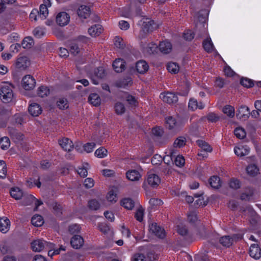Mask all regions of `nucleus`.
Returning <instances> with one entry per match:
<instances>
[{
    "instance_id": "nucleus-47",
    "label": "nucleus",
    "mask_w": 261,
    "mask_h": 261,
    "mask_svg": "<svg viewBox=\"0 0 261 261\" xmlns=\"http://www.w3.org/2000/svg\"><path fill=\"white\" fill-rule=\"evenodd\" d=\"M69 46V50L71 54L76 55L80 53V48L76 43H71Z\"/></svg>"
},
{
    "instance_id": "nucleus-16",
    "label": "nucleus",
    "mask_w": 261,
    "mask_h": 261,
    "mask_svg": "<svg viewBox=\"0 0 261 261\" xmlns=\"http://www.w3.org/2000/svg\"><path fill=\"white\" fill-rule=\"evenodd\" d=\"M30 65V61L26 56L18 58L16 62V67L20 69L24 70Z\"/></svg>"
},
{
    "instance_id": "nucleus-18",
    "label": "nucleus",
    "mask_w": 261,
    "mask_h": 261,
    "mask_svg": "<svg viewBox=\"0 0 261 261\" xmlns=\"http://www.w3.org/2000/svg\"><path fill=\"white\" fill-rule=\"evenodd\" d=\"M147 182L151 187L155 188L159 185L161 179L158 175L151 173L148 175Z\"/></svg>"
},
{
    "instance_id": "nucleus-32",
    "label": "nucleus",
    "mask_w": 261,
    "mask_h": 261,
    "mask_svg": "<svg viewBox=\"0 0 261 261\" xmlns=\"http://www.w3.org/2000/svg\"><path fill=\"white\" fill-rule=\"evenodd\" d=\"M196 143L204 151L211 152L212 150L211 146L204 141L198 140Z\"/></svg>"
},
{
    "instance_id": "nucleus-64",
    "label": "nucleus",
    "mask_w": 261,
    "mask_h": 261,
    "mask_svg": "<svg viewBox=\"0 0 261 261\" xmlns=\"http://www.w3.org/2000/svg\"><path fill=\"white\" fill-rule=\"evenodd\" d=\"M158 46L153 43H149L147 46V51L149 54H153L155 51Z\"/></svg>"
},
{
    "instance_id": "nucleus-31",
    "label": "nucleus",
    "mask_w": 261,
    "mask_h": 261,
    "mask_svg": "<svg viewBox=\"0 0 261 261\" xmlns=\"http://www.w3.org/2000/svg\"><path fill=\"white\" fill-rule=\"evenodd\" d=\"M32 224L35 226H41L44 223L42 217L39 215H34L31 219Z\"/></svg>"
},
{
    "instance_id": "nucleus-57",
    "label": "nucleus",
    "mask_w": 261,
    "mask_h": 261,
    "mask_svg": "<svg viewBox=\"0 0 261 261\" xmlns=\"http://www.w3.org/2000/svg\"><path fill=\"white\" fill-rule=\"evenodd\" d=\"M99 230L104 233H107L110 230L109 226L105 223H100L98 224Z\"/></svg>"
},
{
    "instance_id": "nucleus-51",
    "label": "nucleus",
    "mask_w": 261,
    "mask_h": 261,
    "mask_svg": "<svg viewBox=\"0 0 261 261\" xmlns=\"http://www.w3.org/2000/svg\"><path fill=\"white\" fill-rule=\"evenodd\" d=\"M81 227L77 224L70 225L68 227V231L70 234L77 233L80 231Z\"/></svg>"
},
{
    "instance_id": "nucleus-15",
    "label": "nucleus",
    "mask_w": 261,
    "mask_h": 261,
    "mask_svg": "<svg viewBox=\"0 0 261 261\" xmlns=\"http://www.w3.org/2000/svg\"><path fill=\"white\" fill-rule=\"evenodd\" d=\"M250 256L255 259H258L261 257V249L257 244H252L249 250Z\"/></svg>"
},
{
    "instance_id": "nucleus-61",
    "label": "nucleus",
    "mask_w": 261,
    "mask_h": 261,
    "mask_svg": "<svg viewBox=\"0 0 261 261\" xmlns=\"http://www.w3.org/2000/svg\"><path fill=\"white\" fill-rule=\"evenodd\" d=\"M95 146V143H87L83 146L84 149L88 153L91 152Z\"/></svg>"
},
{
    "instance_id": "nucleus-25",
    "label": "nucleus",
    "mask_w": 261,
    "mask_h": 261,
    "mask_svg": "<svg viewBox=\"0 0 261 261\" xmlns=\"http://www.w3.org/2000/svg\"><path fill=\"white\" fill-rule=\"evenodd\" d=\"M88 101L94 106H98L101 102L99 96L95 93H91L88 97Z\"/></svg>"
},
{
    "instance_id": "nucleus-8",
    "label": "nucleus",
    "mask_w": 261,
    "mask_h": 261,
    "mask_svg": "<svg viewBox=\"0 0 261 261\" xmlns=\"http://www.w3.org/2000/svg\"><path fill=\"white\" fill-rule=\"evenodd\" d=\"M161 98L163 101L169 104L176 103L178 101L177 95L172 92H168L165 94H161Z\"/></svg>"
},
{
    "instance_id": "nucleus-59",
    "label": "nucleus",
    "mask_w": 261,
    "mask_h": 261,
    "mask_svg": "<svg viewBox=\"0 0 261 261\" xmlns=\"http://www.w3.org/2000/svg\"><path fill=\"white\" fill-rule=\"evenodd\" d=\"M152 134L158 137H161L164 134L163 129L159 127H154L152 129Z\"/></svg>"
},
{
    "instance_id": "nucleus-7",
    "label": "nucleus",
    "mask_w": 261,
    "mask_h": 261,
    "mask_svg": "<svg viewBox=\"0 0 261 261\" xmlns=\"http://www.w3.org/2000/svg\"><path fill=\"white\" fill-rule=\"evenodd\" d=\"M35 84V80L31 75H26L22 79V87L26 90H30L33 89Z\"/></svg>"
},
{
    "instance_id": "nucleus-11",
    "label": "nucleus",
    "mask_w": 261,
    "mask_h": 261,
    "mask_svg": "<svg viewBox=\"0 0 261 261\" xmlns=\"http://www.w3.org/2000/svg\"><path fill=\"white\" fill-rule=\"evenodd\" d=\"M149 230L160 238L163 239L165 236L164 229L158 226L156 223L149 225Z\"/></svg>"
},
{
    "instance_id": "nucleus-48",
    "label": "nucleus",
    "mask_w": 261,
    "mask_h": 261,
    "mask_svg": "<svg viewBox=\"0 0 261 261\" xmlns=\"http://www.w3.org/2000/svg\"><path fill=\"white\" fill-rule=\"evenodd\" d=\"M107 150L103 147H101L97 149L95 152V155L99 158H102L107 154Z\"/></svg>"
},
{
    "instance_id": "nucleus-63",
    "label": "nucleus",
    "mask_w": 261,
    "mask_h": 261,
    "mask_svg": "<svg viewBox=\"0 0 261 261\" xmlns=\"http://www.w3.org/2000/svg\"><path fill=\"white\" fill-rule=\"evenodd\" d=\"M178 233L184 237H187L188 236V229L185 226H178L177 228Z\"/></svg>"
},
{
    "instance_id": "nucleus-43",
    "label": "nucleus",
    "mask_w": 261,
    "mask_h": 261,
    "mask_svg": "<svg viewBox=\"0 0 261 261\" xmlns=\"http://www.w3.org/2000/svg\"><path fill=\"white\" fill-rule=\"evenodd\" d=\"M7 174V166L5 161L0 160V177L4 178Z\"/></svg>"
},
{
    "instance_id": "nucleus-5",
    "label": "nucleus",
    "mask_w": 261,
    "mask_h": 261,
    "mask_svg": "<svg viewBox=\"0 0 261 261\" xmlns=\"http://www.w3.org/2000/svg\"><path fill=\"white\" fill-rule=\"evenodd\" d=\"M13 97L12 90L8 86H4L0 89V98L4 103L10 102Z\"/></svg>"
},
{
    "instance_id": "nucleus-44",
    "label": "nucleus",
    "mask_w": 261,
    "mask_h": 261,
    "mask_svg": "<svg viewBox=\"0 0 261 261\" xmlns=\"http://www.w3.org/2000/svg\"><path fill=\"white\" fill-rule=\"evenodd\" d=\"M229 186L231 189L237 190L241 187L240 182L238 179L232 178L229 182Z\"/></svg>"
},
{
    "instance_id": "nucleus-35",
    "label": "nucleus",
    "mask_w": 261,
    "mask_h": 261,
    "mask_svg": "<svg viewBox=\"0 0 261 261\" xmlns=\"http://www.w3.org/2000/svg\"><path fill=\"white\" fill-rule=\"evenodd\" d=\"M114 109L115 113L119 115L123 114L125 111L124 105L120 102H117L115 103Z\"/></svg>"
},
{
    "instance_id": "nucleus-24",
    "label": "nucleus",
    "mask_w": 261,
    "mask_h": 261,
    "mask_svg": "<svg viewBox=\"0 0 261 261\" xmlns=\"http://www.w3.org/2000/svg\"><path fill=\"white\" fill-rule=\"evenodd\" d=\"M159 48L162 53L167 54L171 51L172 45L170 42H161L159 45Z\"/></svg>"
},
{
    "instance_id": "nucleus-36",
    "label": "nucleus",
    "mask_w": 261,
    "mask_h": 261,
    "mask_svg": "<svg viewBox=\"0 0 261 261\" xmlns=\"http://www.w3.org/2000/svg\"><path fill=\"white\" fill-rule=\"evenodd\" d=\"M167 69L170 73L176 74L179 71V66L175 63H169L167 65Z\"/></svg>"
},
{
    "instance_id": "nucleus-23",
    "label": "nucleus",
    "mask_w": 261,
    "mask_h": 261,
    "mask_svg": "<svg viewBox=\"0 0 261 261\" xmlns=\"http://www.w3.org/2000/svg\"><path fill=\"white\" fill-rule=\"evenodd\" d=\"M202 46L204 49L207 53H211L214 50V46L210 37H207L203 41Z\"/></svg>"
},
{
    "instance_id": "nucleus-21",
    "label": "nucleus",
    "mask_w": 261,
    "mask_h": 261,
    "mask_svg": "<svg viewBox=\"0 0 261 261\" xmlns=\"http://www.w3.org/2000/svg\"><path fill=\"white\" fill-rule=\"evenodd\" d=\"M208 182L211 187L214 189H218L221 186L220 178L216 175L211 176L208 180Z\"/></svg>"
},
{
    "instance_id": "nucleus-2",
    "label": "nucleus",
    "mask_w": 261,
    "mask_h": 261,
    "mask_svg": "<svg viewBox=\"0 0 261 261\" xmlns=\"http://www.w3.org/2000/svg\"><path fill=\"white\" fill-rule=\"evenodd\" d=\"M142 22V32L140 33L142 38L145 37V35L150 32H153L158 28V25L154 20L148 18H144L141 20Z\"/></svg>"
},
{
    "instance_id": "nucleus-30",
    "label": "nucleus",
    "mask_w": 261,
    "mask_h": 261,
    "mask_svg": "<svg viewBox=\"0 0 261 261\" xmlns=\"http://www.w3.org/2000/svg\"><path fill=\"white\" fill-rule=\"evenodd\" d=\"M121 204L127 210H132L134 207L135 202L132 199L126 198L121 200Z\"/></svg>"
},
{
    "instance_id": "nucleus-55",
    "label": "nucleus",
    "mask_w": 261,
    "mask_h": 261,
    "mask_svg": "<svg viewBox=\"0 0 261 261\" xmlns=\"http://www.w3.org/2000/svg\"><path fill=\"white\" fill-rule=\"evenodd\" d=\"M194 33L191 30L185 31L183 34L184 39L187 41H191L194 37Z\"/></svg>"
},
{
    "instance_id": "nucleus-52",
    "label": "nucleus",
    "mask_w": 261,
    "mask_h": 261,
    "mask_svg": "<svg viewBox=\"0 0 261 261\" xmlns=\"http://www.w3.org/2000/svg\"><path fill=\"white\" fill-rule=\"evenodd\" d=\"M174 158H175L174 163L176 166L181 167L185 165V160L182 156L177 155V156H175Z\"/></svg>"
},
{
    "instance_id": "nucleus-58",
    "label": "nucleus",
    "mask_w": 261,
    "mask_h": 261,
    "mask_svg": "<svg viewBox=\"0 0 261 261\" xmlns=\"http://www.w3.org/2000/svg\"><path fill=\"white\" fill-rule=\"evenodd\" d=\"M35 200V197L32 195H28L23 200V204L28 205L32 204Z\"/></svg>"
},
{
    "instance_id": "nucleus-62",
    "label": "nucleus",
    "mask_w": 261,
    "mask_h": 261,
    "mask_svg": "<svg viewBox=\"0 0 261 261\" xmlns=\"http://www.w3.org/2000/svg\"><path fill=\"white\" fill-rule=\"evenodd\" d=\"M188 107L189 109L193 111L198 108V102L197 100L194 98L190 99Z\"/></svg>"
},
{
    "instance_id": "nucleus-60",
    "label": "nucleus",
    "mask_w": 261,
    "mask_h": 261,
    "mask_svg": "<svg viewBox=\"0 0 261 261\" xmlns=\"http://www.w3.org/2000/svg\"><path fill=\"white\" fill-rule=\"evenodd\" d=\"M207 119L212 122H216L219 119V117L214 113H210L206 116Z\"/></svg>"
},
{
    "instance_id": "nucleus-3",
    "label": "nucleus",
    "mask_w": 261,
    "mask_h": 261,
    "mask_svg": "<svg viewBox=\"0 0 261 261\" xmlns=\"http://www.w3.org/2000/svg\"><path fill=\"white\" fill-rule=\"evenodd\" d=\"M9 133L12 140L17 144H20L23 150L28 151L29 147L26 143L21 142L24 138V135L16 129L11 128L9 129Z\"/></svg>"
},
{
    "instance_id": "nucleus-56",
    "label": "nucleus",
    "mask_w": 261,
    "mask_h": 261,
    "mask_svg": "<svg viewBox=\"0 0 261 261\" xmlns=\"http://www.w3.org/2000/svg\"><path fill=\"white\" fill-rule=\"evenodd\" d=\"M115 45L119 48L123 49L125 46V44L123 41V40L121 38H120L118 36L115 37Z\"/></svg>"
},
{
    "instance_id": "nucleus-6",
    "label": "nucleus",
    "mask_w": 261,
    "mask_h": 261,
    "mask_svg": "<svg viewBox=\"0 0 261 261\" xmlns=\"http://www.w3.org/2000/svg\"><path fill=\"white\" fill-rule=\"evenodd\" d=\"M149 69V66L148 63L144 60H140L136 62L135 69L133 67L130 68V72L132 70L135 71L136 70L137 72L140 74H143L145 73Z\"/></svg>"
},
{
    "instance_id": "nucleus-41",
    "label": "nucleus",
    "mask_w": 261,
    "mask_h": 261,
    "mask_svg": "<svg viewBox=\"0 0 261 261\" xmlns=\"http://www.w3.org/2000/svg\"><path fill=\"white\" fill-rule=\"evenodd\" d=\"M88 207L91 210L96 211L99 208L100 204L96 199H91L88 201Z\"/></svg>"
},
{
    "instance_id": "nucleus-42",
    "label": "nucleus",
    "mask_w": 261,
    "mask_h": 261,
    "mask_svg": "<svg viewBox=\"0 0 261 261\" xmlns=\"http://www.w3.org/2000/svg\"><path fill=\"white\" fill-rule=\"evenodd\" d=\"M176 124V120L172 117H169L166 119V127L169 129L174 128Z\"/></svg>"
},
{
    "instance_id": "nucleus-10",
    "label": "nucleus",
    "mask_w": 261,
    "mask_h": 261,
    "mask_svg": "<svg viewBox=\"0 0 261 261\" xmlns=\"http://www.w3.org/2000/svg\"><path fill=\"white\" fill-rule=\"evenodd\" d=\"M250 110L248 107L246 106H241L237 111L236 116L240 119H243L246 120L249 117Z\"/></svg>"
},
{
    "instance_id": "nucleus-17",
    "label": "nucleus",
    "mask_w": 261,
    "mask_h": 261,
    "mask_svg": "<svg viewBox=\"0 0 261 261\" xmlns=\"http://www.w3.org/2000/svg\"><path fill=\"white\" fill-rule=\"evenodd\" d=\"M59 143L64 150L67 151H70L74 147L72 142L67 138L59 140Z\"/></svg>"
},
{
    "instance_id": "nucleus-28",
    "label": "nucleus",
    "mask_w": 261,
    "mask_h": 261,
    "mask_svg": "<svg viewBox=\"0 0 261 261\" xmlns=\"http://www.w3.org/2000/svg\"><path fill=\"white\" fill-rule=\"evenodd\" d=\"M10 225V221L8 218L0 219V231L3 233L7 232Z\"/></svg>"
},
{
    "instance_id": "nucleus-26",
    "label": "nucleus",
    "mask_w": 261,
    "mask_h": 261,
    "mask_svg": "<svg viewBox=\"0 0 261 261\" xmlns=\"http://www.w3.org/2000/svg\"><path fill=\"white\" fill-rule=\"evenodd\" d=\"M102 31V26L100 24L94 25L88 29L89 34L92 36H98Z\"/></svg>"
},
{
    "instance_id": "nucleus-53",
    "label": "nucleus",
    "mask_w": 261,
    "mask_h": 261,
    "mask_svg": "<svg viewBox=\"0 0 261 261\" xmlns=\"http://www.w3.org/2000/svg\"><path fill=\"white\" fill-rule=\"evenodd\" d=\"M144 210L142 207L139 208L135 213V217L139 222H141L143 219Z\"/></svg>"
},
{
    "instance_id": "nucleus-54",
    "label": "nucleus",
    "mask_w": 261,
    "mask_h": 261,
    "mask_svg": "<svg viewBox=\"0 0 261 261\" xmlns=\"http://www.w3.org/2000/svg\"><path fill=\"white\" fill-rule=\"evenodd\" d=\"M94 74L96 77L99 79H102L105 76L104 69L101 67H99L95 69Z\"/></svg>"
},
{
    "instance_id": "nucleus-50",
    "label": "nucleus",
    "mask_w": 261,
    "mask_h": 261,
    "mask_svg": "<svg viewBox=\"0 0 261 261\" xmlns=\"http://www.w3.org/2000/svg\"><path fill=\"white\" fill-rule=\"evenodd\" d=\"M3 143L2 144L1 148L3 150L7 149L10 145V141L9 138L7 137H3L1 139L0 143Z\"/></svg>"
},
{
    "instance_id": "nucleus-4",
    "label": "nucleus",
    "mask_w": 261,
    "mask_h": 261,
    "mask_svg": "<svg viewBox=\"0 0 261 261\" xmlns=\"http://www.w3.org/2000/svg\"><path fill=\"white\" fill-rule=\"evenodd\" d=\"M54 245L42 240H37L31 243V248L34 251L40 252L45 248H52Z\"/></svg>"
},
{
    "instance_id": "nucleus-33",
    "label": "nucleus",
    "mask_w": 261,
    "mask_h": 261,
    "mask_svg": "<svg viewBox=\"0 0 261 261\" xmlns=\"http://www.w3.org/2000/svg\"><path fill=\"white\" fill-rule=\"evenodd\" d=\"M34 44V40L31 37H26L22 40L21 45L23 48H31Z\"/></svg>"
},
{
    "instance_id": "nucleus-12",
    "label": "nucleus",
    "mask_w": 261,
    "mask_h": 261,
    "mask_svg": "<svg viewBox=\"0 0 261 261\" xmlns=\"http://www.w3.org/2000/svg\"><path fill=\"white\" fill-rule=\"evenodd\" d=\"M90 9L86 5H81L77 10V14L81 19H86L90 15Z\"/></svg>"
},
{
    "instance_id": "nucleus-46",
    "label": "nucleus",
    "mask_w": 261,
    "mask_h": 261,
    "mask_svg": "<svg viewBox=\"0 0 261 261\" xmlns=\"http://www.w3.org/2000/svg\"><path fill=\"white\" fill-rule=\"evenodd\" d=\"M235 136L239 139H243L246 136L245 130L240 127L236 128L234 130Z\"/></svg>"
},
{
    "instance_id": "nucleus-9",
    "label": "nucleus",
    "mask_w": 261,
    "mask_h": 261,
    "mask_svg": "<svg viewBox=\"0 0 261 261\" xmlns=\"http://www.w3.org/2000/svg\"><path fill=\"white\" fill-rule=\"evenodd\" d=\"M70 19L69 15L65 12L59 13L56 17V22L60 26L67 25Z\"/></svg>"
},
{
    "instance_id": "nucleus-19",
    "label": "nucleus",
    "mask_w": 261,
    "mask_h": 261,
    "mask_svg": "<svg viewBox=\"0 0 261 261\" xmlns=\"http://www.w3.org/2000/svg\"><path fill=\"white\" fill-rule=\"evenodd\" d=\"M28 111L32 116H38L41 113L42 109L39 105L36 103H33L30 105Z\"/></svg>"
},
{
    "instance_id": "nucleus-1",
    "label": "nucleus",
    "mask_w": 261,
    "mask_h": 261,
    "mask_svg": "<svg viewBox=\"0 0 261 261\" xmlns=\"http://www.w3.org/2000/svg\"><path fill=\"white\" fill-rule=\"evenodd\" d=\"M208 14V11L206 9L200 10L198 14L199 23L196 24L195 33L197 34V37L202 38L204 35H206V31L204 28V23L206 21Z\"/></svg>"
},
{
    "instance_id": "nucleus-49",
    "label": "nucleus",
    "mask_w": 261,
    "mask_h": 261,
    "mask_svg": "<svg viewBox=\"0 0 261 261\" xmlns=\"http://www.w3.org/2000/svg\"><path fill=\"white\" fill-rule=\"evenodd\" d=\"M57 107L60 109H65L68 107L67 100L65 98H60L57 101Z\"/></svg>"
},
{
    "instance_id": "nucleus-40",
    "label": "nucleus",
    "mask_w": 261,
    "mask_h": 261,
    "mask_svg": "<svg viewBox=\"0 0 261 261\" xmlns=\"http://www.w3.org/2000/svg\"><path fill=\"white\" fill-rule=\"evenodd\" d=\"M49 93V90L46 86H41L38 88L37 94L40 97H44L47 96Z\"/></svg>"
},
{
    "instance_id": "nucleus-29",
    "label": "nucleus",
    "mask_w": 261,
    "mask_h": 261,
    "mask_svg": "<svg viewBox=\"0 0 261 261\" xmlns=\"http://www.w3.org/2000/svg\"><path fill=\"white\" fill-rule=\"evenodd\" d=\"M219 242L222 246L229 247L232 244L233 239L229 236H225L219 239Z\"/></svg>"
},
{
    "instance_id": "nucleus-27",
    "label": "nucleus",
    "mask_w": 261,
    "mask_h": 261,
    "mask_svg": "<svg viewBox=\"0 0 261 261\" xmlns=\"http://www.w3.org/2000/svg\"><path fill=\"white\" fill-rule=\"evenodd\" d=\"M10 193L12 197L16 200L21 199L23 195L22 191L18 187L12 188Z\"/></svg>"
},
{
    "instance_id": "nucleus-37",
    "label": "nucleus",
    "mask_w": 261,
    "mask_h": 261,
    "mask_svg": "<svg viewBox=\"0 0 261 261\" xmlns=\"http://www.w3.org/2000/svg\"><path fill=\"white\" fill-rule=\"evenodd\" d=\"M240 84L246 88H251L254 86L253 81L247 77H242L240 80Z\"/></svg>"
},
{
    "instance_id": "nucleus-20",
    "label": "nucleus",
    "mask_w": 261,
    "mask_h": 261,
    "mask_svg": "<svg viewBox=\"0 0 261 261\" xmlns=\"http://www.w3.org/2000/svg\"><path fill=\"white\" fill-rule=\"evenodd\" d=\"M126 178L131 181H138L141 177L140 172L136 170H130L126 173Z\"/></svg>"
},
{
    "instance_id": "nucleus-14",
    "label": "nucleus",
    "mask_w": 261,
    "mask_h": 261,
    "mask_svg": "<svg viewBox=\"0 0 261 261\" xmlns=\"http://www.w3.org/2000/svg\"><path fill=\"white\" fill-rule=\"evenodd\" d=\"M70 244L73 248L79 249L84 244V239L81 236L75 234L71 239Z\"/></svg>"
},
{
    "instance_id": "nucleus-39",
    "label": "nucleus",
    "mask_w": 261,
    "mask_h": 261,
    "mask_svg": "<svg viewBox=\"0 0 261 261\" xmlns=\"http://www.w3.org/2000/svg\"><path fill=\"white\" fill-rule=\"evenodd\" d=\"M223 112L230 118H232L234 115V109L233 107L229 105L224 107Z\"/></svg>"
},
{
    "instance_id": "nucleus-22",
    "label": "nucleus",
    "mask_w": 261,
    "mask_h": 261,
    "mask_svg": "<svg viewBox=\"0 0 261 261\" xmlns=\"http://www.w3.org/2000/svg\"><path fill=\"white\" fill-rule=\"evenodd\" d=\"M235 154L239 156H244L248 154L249 148L247 146H241V147H235L234 148Z\"/></svg>"
},
{
    "instance_id": "nucleus-38",
    "label": "nucleus",
    "mask_w": 261,
    "mask_h": 261,
    "mask_svg": "<svg viewBox=\"0 0 261 261\" xmlns=\"http://www.w3.org/2000/svg\"><path fill=\"white\" fill-rule=\"evenodd\" d=\"M247 173L251 175L254 176L258 173L259 169L254 164H251L246 168Z\"/></svg>"
},
{
    "instance_id": "nucleus-34",
    "label": "nucleus",
    "mask_w": 261,
    "mask_h": 261,
    "mask_svg": "<svg viewBox=\"0 0 261 261\" xmlns=\"http://www.w3.org/2000/svg\"><path fill=\"white\" fill-rule=\"evenodd\" d=\"M48 13L47 5L41 4L40 6V11L38 13V18H40L41 19H45Z\"/></svg>"
},
{
    "instance_id": "nucleus-45",
    "label": "nucleus",
    "mask_w": 261,
    "mask_h": 261,
    "mask_svg": "<svg viewBox=\"0 0 261 261\" xmlns=\"http://www.w3.org/2000/svg\"><path fill=\"white\" fill-rule=\"evenodd\" d=\"M186 139L185 137H180L175 140L173 145L175 147L180 148L186 144Z\"/></svg>"
},
{
    "instance_id": "nucleus-13",
    "label": "nucleus",
    "mask_w": 261,
    "mask_h": 261,
    "mask_svg": "<svg viewBox=\"0 0 261 261\" xmlns=\"http://www.w3.org/2000/svg\"><path fill=\"white\" fill-rule=\"evenodd\" d=\"M126 66L125 61L121 59H116L113 63V67L116 72L120 73L124 70Z\"/></svg>"
}]
</instances>
